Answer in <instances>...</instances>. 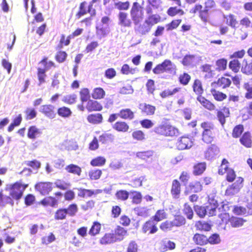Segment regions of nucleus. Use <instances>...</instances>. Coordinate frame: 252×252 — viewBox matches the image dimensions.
I'll list each match as a JSON object with an SVG mask.
<instances>
[{"label": "nucleus", "mask_w": 252, "mask_h": 252, "mask_svg": "<svg viewBox=\"0 0 252 252\" xmlns=\"http://www.w3.org/2000/svg\"><path fill=\"white\" fill-rule=\"evenodd\" d=\"M153 131L157 135L166 137L177 136L180 134L177 128L167 124L157 126L154 128Z\"/></svg>", "instance_id": "obj_4"}, {"label": "nucleus", "mask_w": 252, "mask_h": 252, "mask_svg": "<svg viewBox=\"0 0 252 252\" xmlns=\"http://www.w3.org/2000/svg\"><path fill=\"white\" fill-rule=\"evenodd\" d=\"M193 208L199 218H204L205 217L207 213L206 207L196 205L193 206Z\"/></svg>", "instance_id": "obj_61"}, {"label": "nucleus", "mask_w": 252, "mask_h": 252, "mask_svg": "<svg viewBox=\"0 0 252 252\" xmlns=\"http://www.w3.org/2000/svg\"><path fill=\"white\" fill-rule=\"evenodd\" d=\"M28 187L29 184H22L20 181L10 185L8 197L10 198L11 206L14 205V200L18 201L22 198L24 191Z\"/></svg>", "instance_id": "obj_2"}, {"label": "nucleus", "mask_w": 252, "mask_h": 252, "mask_svg": "<svg viewBox=\"0 0 252 252\" xmlns=\"http://www.w3.org/2000/svg\"><path fill=\"white\" fill-rule=\"evenodd\" d=\"M129 194V193L127 191L121 189L116 192L115 196L118 200L126 201L128 198Z\"/></svg>", "instance_id": "obj_63"}, {"label": "nucleus", "mask_w": 252, "mask_h": 252, "mask_svg": "<svg viewBox=\"0 0 252 252\" xmlns=\"http://www.w3.org/2000/svg\"><path fill=\"white\" fill-rule=\"evenodd\" d=\"M243 182L244 179L242 177H237L236 182L229 185L226 189L225 195L232 196L238 193L242 187Z\"/></svg>", "instance_id": "obj_10"}, {"label": "nucleus", "mask_w": 252, "mask_h": 252, "mask_svg": "<svg viewBox=\"0 0 252 252\" xmlns=\"http://www.w3.org/2000/svg\"><path fill=\"white\" fill-rule=\"evenodd\" d=\"M174 227H179L186 223L185 217L181 214L175 215L173 220H171Z\"/></svg>", "instance_id": "obj_35"}, {"label": "nucleus", "mask_w": 252, "mask_h": 252, "mask_svg": "<svg viewBox=\"0 0 252 252\" xmlns=\"http://www.w3.org/2000/svg\"><path fill=\"white\" fill-rule=\"evenodd\" d=\"M112 128L117 132L125 133L128 131L129 126L125 121H118L112 126Z\"/></svg>", "instance_id": "obj_20"}, {"label": "nucleus", "mask_w": 252, "mask_h": 252, "mask_svg": "<svg viewBox=\"0 0 252 252\" xmlns=\"http://www.w3.org/2000/svg\"><path fill=\"white\" fill-rule=\"evenodd\" d=\"M193 92L197 95V97H200L204 93V89L202 82L199 79L194 80L192 84Z\"/></svg>", "instance_id": "obj_21"}, {"label": "nucleus", "mask_w": 252, "mask_h": 252, "mask_svg": "<svg viewBox=\"0 0 252 252\" xmlns=\"http://www.w3.org/2000/svg\"><path fill=\"white\" fill-rule=\"evenodd\" d=\"M65 170L69 173H71L80 176L82 173L81 168L77 165L70 164L67 165L65 168Z\"/></svg>", "instance_id": "obj_40"}, {"label": "nucleus", "mask_w": 252, "mask_h": 252, "mask_svg": "<svg viewBox=\"0 0 252 252\" xmlns=\"http://www.w3.org/2000/svg\"><path fill=\"white\" fill-rule=\"evenodd\" d=\"M114 235L117 241H122L127 234V231L124 227L118 225L114 230Z\"/></svg>", "instance_id": "obj_23"}, {"label": "nucleus", "mask_w": 252, "mask_h": 252, "mask_svg": "<svg viewBox=\"0 0 252 252\" xmlns=\"http://www.w3.org/2000/svg\"><path fill=\"white\" fill-rule=\"evenodd\" d=\"M218 152V149L217 146L214 145H212L210 146L205 152V158L208 159H212L214 156H215Z\"/></svg>", "instance_id": "obj_47"}, {"label": "nucleus", "mask_w": 252, "mask_h": 252, "mask_svg": "<svg viewBox=\"0 0 252 252\" xmlns=\"http://www.w3.org/2000/svg\"><path fill=\"white\" fill-rule=\"evenodd\" d=\"M87 120L89 123L97 125L102 123L103 116L101 113L91 114L88 115Z\"/></svg>", "instance_id": "obj_29"}, {"label": "nucleus", "mask_w": 252, "mask_h": 252, "mask_svg": "<svg viewBox=\"0 0 252 252\" xmlns=\"http://www.w3.org/2000/svg\"><path fill=\"white\" fill-rule=\"evenodd\" d=\"M161 3L160 0H148V5L146 8V11L147 14L153 13V10L158 9Z\"/></svg>", "instance_id": "obj_28"}, {"label": "nucleus", "mask_w": 252, "mask_h": 252, "mask_svg": "<svg viewBox=\"0 0 252 252\" xmlns=\"http://www.w3.org/2000/svg\"><path fill=\"white\" fill-rule=\"evenodd\" d=\"M139 108L142 114L146 116L154 115L156 110V106L146 103H140Z\"/></svg>", "instance_id": "obj_17"}, {"label": "nucleus", "mask_w": 252, "mask_h": 252, "mask_svg": "<svg viewBox=\"0 0 252 252\" xmlns=\"http://www.w3.org/2000/svg\"><path fill=\"white\" fill-rule=\"evenodd\" d=\"M58 200L53 196H49L43 198L39 202L40 204L44 206H51L52 207H55L58 204Z\"/></svg>", "instance_id": "obj_37"}, {"label": "nucleus", "mask_w": 252, "mask_h": 252, "mask_svg": "<svg viewBox=\"0 0 252 252\" xmlns=\"http://www.w3.org/2000/svg\"><path fill=\"white\" fill-rule=\"evenodd\" d=\"M119 25L123 27H130L132 22L126 12H120L118 14Z\"/></svg>", "instance_id": "obj_18"}, {"label": "nucleus", "mask_w": 252, "mask_h": 252, "mask_svg": "<svg viewBox=\"0 0 252 252\" xmlns=\"http://www.w3.org/2000/svg\"><path fill=\"white\" fill-rule=\"evenodd\" d=\"M195 227L198 231H209L212 228V225L206 221L198 220L195 222Z\"/></svg>", "instance_id": "obj_33"}, {"label": "nucleus", "mask_w": 252, "mask_h": 252, "mask_svg": "<svg viewBox=\"0 0 252 252\" xmlns=\"http://www.w3.org/2000/svg\"><path fill=\"white\" fill-rule=\"evenodd\" d=\"M197 100L200 104L206 109L209 111H214L216 110V105L211 101L206 99L204 96L197 97Z\"/></svg>", "instance_id": "obj_27"}, {"label": "nucleus", "mask_w": 252, "mask_h": 252, "mask_svg": "<svg viewBox=\"0 0 252 252\" xmlns=\"http://www.w3.org/2000/svg\"><path fill=\"white\" fill-rule=\"evenodd\" d=\"M148 15L149 16L145 21L152 27L161 20V17L159 15L152 14Z\"/></svg>", "instance_id": "obj_48"}, {"label": "nucleus", "mask_w": 252, "mask_h": 252, "mask_svg": "<svg viewBox=\"0 0 252 252\" xmlns=\"http://www.w3.org/2000/svg\"><path fill=\"white\" fill-rule=\"evenodd\" d=\"M230 115V109L226 106L222 107L221 109L217 110L216 112L217 119L223 127L226 123V118L229 117Z\"/></svg>", "instance_id": "obj_12"}, {"label": "nucleus", "mask_w": 252, "mask_h": 252, "mask_svg": "<svg viewBox=\"0 0 252 252\" xmlns=\"http://www.w3.org/2000/svg\"><path fill=\"white\" fill-rule=\"evenodd\" d=\"M117 242L113 233H106L100 239L99 243L102 245H106Z\"/></svg>", "instance_id": "obj_36"}, {"label": "nucleus", "mask_w": 252, "mask_h": 252, "mask_svg": "<svg viewBox=\"0 0 252 252\" xmlns=\"http://www.w3.org/2000/svg\"><path fill=\"white\" fill-rule=\"evenodd\" d=\"M208 205L206 206L209 216H214L216 214L217 209L219 206L218 201L213 198H209L208 200Z\"/></svg>", "instance_id": "obj_19"}, {"label": "nucleus", "mask_w": 252, "mask_h": 252, "mask_svg": "<svg viewBox=\"0 0 252 252\" xmlns=\"http://www.w3.org/2000/svg\"><path fill=\"white\" fill-rule=\"evenodd\" d=\"M195 56L194 55H186L181 61L184 66H189L192 65L195 60Z\"/></svg>", "instance_id": "obj_52"}, {"label": "nucleus", "mask_w": 252, "mask_h": 252, "mask_svg": "<svg viewBox=\"0 0 252 252\" xmlns=\"http://www.w3.org/2000/svg\"><path fill=\"white\" fill-rule=\"evenodd\" d=\"M218 87L225 89L229 87L231 84V80L225 76H221L214 82Z\"/></svg>", "instance_id": "obj_32"}, {"label": "nucleus", "mask_w": 252, "mask_h": 252, "mask_svg": "<svg viewBox=\"0 0 252 252\" xmlns=\"http://www.w3.org/2000/svg\"><path fill=\"white\" fill-rule=\"evenodd\" d=\"M210 93L214 99L217 101H222L227 98V95L225 94L218 91L215 88H212L210 90Z\"/></svg>", "instance_id": "obj_39"}, {"label": "nucleus", "mask_w": 252, "mask_h": 252, "mask_svg": "<svg viewBox=\"0 0 252 252\" xmlns=\"http://www.w3.org/2000/svg\"><path fill=\"white\" fill-rule=\"evenodd\" d=\"M132 202L135 204H140L142 200V195L140 192L137 191H131Z\"/></svg>", "instance_id": "obj_57"}, {"label": "nucleus", "mask_w": 252, "mask_h": 252, "mask_svg": "<svg viewBox=\"0 0 252 252\" xmlns=\"http://www.w3.org/2000/svg\"><path fill=\"white\" fill-rule=\"evenodd\" d=\"M241 70L245 75H252V60L250 61L243 60Z\"/></svg>", "instance_id": "obj_31"}, {"label": "nucleus", "mask_w": 252, "mask_h": 252, "mask_svg": "<svg viewBox=\"0 0 252 252\" xmlns=\"http://www.w3.org/2000/svg\"><path fill=\"white\" fill-rule=\"evenodd\" d=\"M119 117L123 120H131L134 118V113L130 108H123L119 112Z\"/></svg>", "instance_id": "obj_25"}, {"label": "nucleus", "mask_w": 252, "mask_h": 252, "mask_svg": "<svg viewBox=\"0 0 252 252\" xmlns=\"http://www.w3.org/2000/svg\"><path fill=\"white\" fill-rule=\"evenodd\" d=\"M86 108L89 112H99L102 110L103 106L95 99H89L87 102Z\"/></svg>", "instance_id": "obj_13"}, {"label": "nucleus", "mask_w": 252, "mask_h": 252, "mask_svg": "<svg viewBox=\"0 0 252 252\" xmlns=\"http://www.w3.org/2000/svg\"><path fill=\"white\" fill-rule=\"evenodd\" d=\"M229 162L225 159L223 158L221 161V163L219 167L218 173L220 175H222L225 173L230 168H229Z\"/></svg>", "instance_id": "obj_59"}, {"label": "nucleus", "mask_w": 252, "mask_h": 252, "mask_svg": "<svg viewBox=\"0 0 252 252\" xmlns=\"http://www.w3.org/2000/svg\"><path fill=\"white\" fill-rule=\"evenodd\" d=\"M114 140V136L110 133L104 132L99 136V140L103 144L112 143Z\"/></svg>", "instance_id": "obj_42"}, {"label": "nucleus", "mask_w": 252, "mask_h": 252, "mask_svg": "<svg viewBox=\"0 0 252 252\" xmlns=\"http://www.w3.org/2000/svg\"><path fill=\"white\" fill-rule=\"evenodd\" d=\"M246 220L240 217L231 216L228 220V224L234 228H237L242 226Z\"/></svg>", "instance_id": "obj_22"}, {"label": "nucleus", "mask_w": 252, "mask_h": 252, "mask_svg": "<svg viewBox=\"0 0 252 252\" xmlns=\"http://www.w3.org/2000/svg\"><path fill=\"white\" fill-rule=\"evenodd\" d=\"M80 98L82 102L88 101L90 99V91L88 88H84L79 92Z\"/></svg>", "instance_id": "obj_58"}, {"label": "nucleus", "mask_w": 252, "mask_h": 252, "mask_svg": "<svg viewBox=\"0 0 252 252\" xmlns=\"http://www.w3.org/2000/svg\"><path fill=\"white\" fill-rule=\"evenodd\" d=\"M203 128L202 139L207 144H210L214 140L217 129L215 124L211 122L206 121L200 124Z\"/></svg>", "instance_id": "obj_3"}, {"label": "nucleus", "mask_w": 252, "mask_h": 252, "mask_svg": "<svg viewBox=\"0 0 252 252\" xmlns=\"http://www.w3.org/2000/svg\"><path fill=\"white\" fill-rule=\"evenodd\" d=\"M57 113L59 116L66 118L71 115L72 111L69 108L63 106L58 108Z\"/></svg>", "instance_id": "obj_46"}, {"label": "nucleus", "mask_w": 252, "mask_h": 252, "mask_svg": "<svg viewBox=\"0 0 252 252\" xmlns=\"http://www.w3.org/2000/svg\"><path fill=\"white\" fill-rule=\"evenodd\" d=\"M55 109V107L53 105L45 104L41 106L40 112L48 118L54 119L56 116Z\"/></svg>", "instance_id": "obj_14"}, {"label": "nucleus", "mask_w": 252, "mask_h": 252, "mask_svg": "<svg viewBox=\"0 0 252 252\" xmlns=\"http://www.w3.org/2000/svg\"><path fill=\"white\" fill-rule=\"evenodd\" d=\"M77 96L76 94H68L63 96V101L67 104L71 105L77 101Z\"/></svg>", "instance_id": "obj_53"}, {"label": "nucleus", "mask_w": 252, "mask_h": 252, "mask_svg": "<svg viewBox=\"0 0 252 252\" xmlns=\"http://www.w3.org/2000/svg\"><path fill=\"white\" fill-rule=\"evenodd\" d=\"M106 93L104 89L101 87H96L93 89L92 93V97L95 100L102 99L104 98Z\"/></svg>", "instance_id": "obj_38"}, {"label": "nucleus", "mask_w": 252, "mask_h": 252, "mask_svg": "<svg viewBox=\"0 0 252 252\" xmlns=\"http://www.w3.org/2000/svg\"><path fill=\"white\" fill-rule=\"evenodd\" d=\"M39 63L42 64L44 67L41 68L38 67L37 68V76L38 81V86L46 82V78L47 77L46 71L51 67H55V63L51 61H48V57H44L42 60L39 62Z\"/></svg>", "instance_id": "obj_5"}, {"label": "nucleus", "mask_w": 252, "mask_h": 252, "mask_svg": "<svg viewBox=\"0 0 252 252\" xmlns=\"http://www.w3.org/2000/svg\"><path fill=\"white\" fill-rule=\"evenodd\" d=\"M70 36L68 35L66 36L64 34H62L60 36L59 43L58 45V48L61 49L64 46H66L69 45L71 40Z\"/></svg>", "instance_id": "obj_50"}, {"label": "nucleus", "mask_w": 252, "mask_h": 252, "mask_svg": "<svg viewBox=\"0 0 252 252\" xmlns=\"http://www.w3.org/2000/svg\"><path fill=\"white\" fill-rule=\"evenodd\" d=\"M157 223L167 218V214L164 209L157 211L155 214L151 218Z\"/></svg>", "instance_id": "obj_41"}, {"label": "nucleus", "mask_w": 252, "mask_h": 252, "mask_svg": "<svg viewBox=\"0 0 252 252\" xmlns=\"http://www.w3.org/2000/svg\"><path fill=\"white\" fill-rule=\"evenodd\" d=\"M216 3L213 0H208L205 2V6L198 3L194 5L190 10L189 13L193 15H197L201 21L204 23L209 22V9L214 7Z\"/></svg>", "instance_id": "obj_1"}, {"label": "nucleus", "mask_w": 252, "mask_h": 252, "mask_svg": "<svg viewBox=\"0 0 252 252\" xmlns=\"http://www.w3.org/2000/svg\"><path fill=\"white\" fill-rule=\"evenodd\" d=\"M34 189L42 195H48L53 189V184L50 182H38L35 184Z\"/></svg>", "instance_id": "obj_9"}, {"label": "nucleus", "mask_w": 252, "mask_h": 252, "mask_svg": "<svg viewBox=\"0 0 252 252\" xmlns=\"http://www.w3.org/2000/svg\"><path fill=\"white\" fill-rule=\"evenodd\" d=\"M55 185L57 188L63 190H66L70 187V183L65 182L61 179L57 180L55 182Z\"/></svg>", "instance_id": "obj_62"}, {"label": "nucleus", "mask_w": 252, "mask_h": 252, "mask_svg": "<svg viewBox=\"0 0 252 252\" xmlns=\"http://www.w3.org/2000/svg\"><path fill=\"white\" fill-rule=\"evenodd\" d=\"M25 119L27 120H32L36 117L37 112L33 108L28 107L24 111Z\"/></svg>", "instance_id": "obj_54"}, {"label": "nucleus", "mask_w": 252, "mask_h": 252, "mask_svg": "<svg viewBox=\"0 0 252 252\" xmlns=\"http://www.w3.org/2000/svg\"><path fill=\"white\" fill-rule=\"evenodd\" d=\"M193 139L189 135H183L177 140L175 143L176 149L180 151L188 150L193 145Z\"/></svg>", "instance_id": "obj_8"}, {"label": "nucleus", "mask_w": 252, "mask_h": 252, "mask_svg": "<svg viewBox=\"0 0 252 252\" xmlns=\"http://www.w3.org/2000/svg\"><path fill=\"white\" fill-rule=\"evenodd\" d=\"M191 79V76L188 73L184 72L179 75L178 80L183 86L187 85Z\"/></svg>", "instance_id": "obj_64"}, {"label": "nucleus", "mask_w": 252, "mask_h": 252, "mask_svg": "<svg viewBox=\"0 0 252 252\" xmlns=\"http://www.w3.org/2000/svg\"><path fill=\"white\" fill-rule=\"evenodd\" d=\"M192 240L197 245L204 246L208 244V237L203 234L195 233L192 237Z\"/></svg>", "instance_id": "obj_26"}, {"label": "nucleus", "mask_w": 252, "mask_h": 252, "mask_svg": "<svg viewBox=\"0 0 252 252\" xmlns=\"http://www.w3.org/2000/svg\"><path fill=\"white\" fill-rule=\"evenodd\" d=\"M167 14L169 16L174 17L177 15H183L185 12L182 9L177 6H171L167 9Z\"/></svg>", "instance_id": "obj_49"}, {"label": "nucleus", "mask_w": 252, "mask_h": 252, "mask_svg": "<svg viewBox=\"0 0 252 252\" xmlns=\"http://www.w3.org/2000/svg\"><path fill=\"white\" fill-rule=\"evenodd\" d=\"M41 133V130L35 126H31L28 128L27 136L30 139H35L38 137Z\"/></svg>", "instance_id": "obj_30"}, {"label": "nucleus", "mask_w": 252, "mask_h": 252, "mask_svg": "<svg viewBox=\"0 0 252 252\" xmlns=\"http://www.w3.org/2000/svg\"><path fill=\"white\" fill-rule=\"evenodd\" d=\"M245 91L244 97L247 100L252 99V83L249 82H245L243 85Z\"/></svg>", "instance_id": "obj_44"}, {"label": "nucleus", "mask_w": 252, "mask_h": 252, "mask_svg": "<svg viewBox=\"0 0 252 252\" xmlns=\"http://www.w3.org/2000/svg\"><path fill=\"white\" fill-rule=\"evenodd\" d=\"M130 15L133 23L138 25L143 20V7L137 2H134L130 10Z\"/></svg>", "instance_id": "obj_7"}, {"label": "nucleus", "mask_w": 252, "mask_h": 252, "mask_svg": "<svg viewBox=\"0 0 252 252\" xmlns=\"http://www.w3.org/2000/svg\"><path fill=\"white\" fill-rule=\"evenodd\" d=\"M106 161L105 158L98 156L93 158L90 162V164L94 167L102 166L105 164Z\"/></svg>", "instance_id": "obj_51"}, {"label": "nucleus", "mask_w": 252, "mask_h": 252, "mask_svg": "<svg viewBox=\"0 0 252 252\" xmlns=\"http://www.w3.org/2000/svg\"><path fill=\"white\" fill-rule=\"evenodd\" d=\"M227 61L226 59L221 58L216 61L217 69L219 71H224L227 68Z\"/></svg>", "instance_id": "obj_60"}, {"label": "nucleus", "mask_w": 252, "mask_h": 252, "mask_svg": "<svg viewBox=\"0 0 252 252\" xmlns=\"http://www.w3.org/2000/svg\"><path fill=\"white\" fill-rule=\"evenodd\" d=\"M142 231L144 233L154 234L158 232L157 223L152 218L145 221L142 225Z\"/></svg>", "instance_id": "obj_11"}, {"label": "nucleus", "mask_w": 252, "mask_h": 252, "mask_svg": "<svg viewBox=\"0 0 252 252\" xmlns=\"http://www.w3.org/2000/svg\"><path fill=\"white\" fill-rule=\"evenodd\" d=\"M78 196L81 198L91 197L102 192L101 189L92 190L83 188L78 189Z\"/></svg>", "instance_id": "obj_16"}, {"label": "nucleus", "mask_w": 252, "mask_h": 252, "mask_svg": "<svg viewBox=\"0 0 252 252\" xmlns=\"http://www.w3.org/2000/svg\"><path fill=\"white\" fill-rule=\"evenodd\" d=\"M228 67L233 72L237 73L241 68V63L238 59H233L229 62Z\"/></svg>", "instance_id": "obj_45"}, {"label": "nucleus", "mask_w": 252, "mask_h": 252, "mask_svg": "<svg viewBox=\"0 0 252 252\" xmlns=\"http://www.w3.org/2000/svg\"><path fill=\"white\" fill-rule=\"evenodd\" d=\"M173 224L171 220H166L161 222L159 225V228L160 230L164 232H167L171 231L173 228Z\"/></svg>", "instance_id": "obj_55"}, {"label": "nucleus", "mask_w": 252, "mask_h": 252, "mask_svg": "<svg viewBox=\"0 0 252 252\" xmlns=\"http://www.w3.org/2000/svg\"><path fill=\"white\" fill-rule=\"evenodd\" d=\"M182 191L181 184L177 179H174L171 184L170 192L173 198H179Z\"/></svg>", "instance_id": "obj_15"}, {"label": "nucleus", "mask_w": 252, "mask_h": 252, "mask_svg": "<svg viewBox=\"0 0 252 252\" xmlns=\"http://www.w3.org/2000/svg\"><path fill=\"white\" fill-rule=\"evenodd\" d=\"M132 137L134 140L142 141L146 139L144 132L141 130H136L132 133Z\"/></svg>", "instance_id": "obj_56"}, {"label": "nucleus", "mask_w": 252, "mask_h": 252, "mask_svg": "<svg viewBox=\"0 0 252 252\" xmlns=\"http://www.w3.org/2000/svg\"><path fill=\"white\" fill-rule=\"evenodd\" d=\"M206 169V163L205 162H200L195 163L193 166L192 173L195 176L202 174Z\"/></svg>", "instance_id": "obj_34"}, {"label": "nucleus", "mask_w": 252, "mask_h": 252, "mask_svg": "<svg viewBox=\"0 0 252 252\" xmlns=\"http://www.w3.org/2000/svg\"><path fill=\"white\" fill-rule=\"evenodd\" d=\"M176 71V66L170 60L168 59H166L161 63L158 64L153 69V72L155 74H160L164 72L175 73Z\"/></svg>", "instance_id": "obj_6"}, {"label": "nucleus", "mask_w": 252, "mask_h": 252, "mask_svg": "<svg viewBox=\"0 0 252 252\" xmlns=\"http://www.w3.org/2000/svg\"><path fill=\"white\" fill-rule=\"evenodd\" d=\"M241 144L246 148L252 147V139L249 131L244 132L240 138Z\"/></svg>", "instance_id": "obj_24"}, {"label": "nucleus", "mask_w": 252, "mask_h": 252, "mask_svg": "<svg viewBox=\"0 0 252 252\" xmlns=\"http://www.w3.org/2000/svg\"><path fill=\"white\" fill-rule=\"evenodd\" d=\"M101 229V224L97 221L93 222L92 225L89 230V234L91 236H95L99 234Z\"/></svg>", "instance_id": "obj_43"}]
</instances>
